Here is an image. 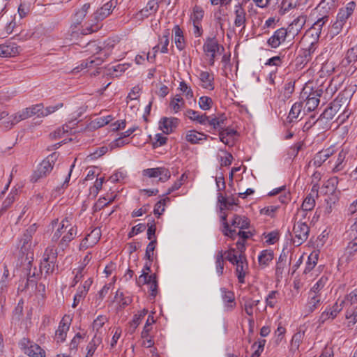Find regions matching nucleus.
Wrapping results in <instances>:
<instances>
[{"label":"nucleus","instance_id":"1","mask_svg":"<svg viewBox=\"0 0 357 357\" xmlns=\"http://www.w3.org/2000/svg\"><path fill=\"white\" fill-rule=\"evenodd\" d=\"M72 216H67L59 223L58 228L52 237V242L56 243L59 238V248L64 250L69 243L77 236V227L72 222Z\"/></svg>","mask_w":357,"mask_h":357},{"label":"nucleus","instance_id":"2","mask_svg":"<svg viewBox=\"0 0 357 357\" xmlns=\"http://www.w3.org/2000/svg\"><path fill=\"white\" fill-rule=\"evenodd\" d=\"M115 1H110L97 10L96 12L91 16L90 20L91 23H90L85 29H82L81 33L86 35L97 31L99 29L97 23L108 17L112 13V9L115 7Z\"/></svg>","mask_w":357,"mask_h":357},{"label":"nucleus","instance_id":"3","mask_svg":"<svg viewBox=\"0 0 357 357\" xmlns=\"http://www.w3.org/2000/svg\"><path fill=\"white\" fill-rule=\"evenodd\" d=\"M113 47V45H109V43L103 47L100 46L96 42L88 43V51L94 55L91 57H89L86 61L85 67L91 68L93 66L100 65L104 61V59L102 57V56L103 55L105 57L108 56L112 53V49Z\"/></svg>","mask_w":357,"mask_h":357},{"label":"nucleus","instance_id":"4","mask_svg":"<svg viewBox=\"0 0 357 357\" xmlns=\"http://www.w3.org/2000/svg\"><path fill=\"white\" fill-rule=\"evenodd\" d=\"M58 154L53 153L48 155L39 165L36 171L34 172L31 176V181L37 182L40 178L46 176L53 169L55 162L57 160Z\"/></svg>","mask_w":357,"mask_h":357},{"label":"nucleus","instance_id":"5","mask_svg":"<svg viewBox=\"0 0 357 357\" xmlns=\"http://www.w3.org/2000/svg\"><path fill=\"white\" fill-rule=\"evenodd\" d=\"M310 227L307 222H295L291 234V240L296 246L303 244L308 238Z\"/></svg>","mask_w":357,"mask_h":357},{"label":"nucleus","instance_id":"6","mask_svg":"<svg viewBox=\"0 0 357 357\" xmlns=\"http://www.w3.org/2000/svg\"><path fill=\"white\" fill-rule=\"evenodd\" d=\"M19 347L24 354L31 357H45V351L36 343L29 338L23 337L19 342Z\"/></svg>","mask_w":357,"mask_h":357},{"label":"nucleus","instance_id":"7","mask_svg":"<svg viewBox=\"0 0 357 357\" xmlns=\"http://www.w3.org/2000/svg\"><path fill=\"white\" fill-rule=\"evenodd\" d=\"M321 90H316L307 92L305 89H304L301 94V98L305 102L304 111L305 109L307 112H312L314 110L319 103V97L321 96Z\"/></svg>","mask_w":357,"mask_h":357},{"label":"nucleus","instance_id":"8","mask_svg":"<svg viewBox=\"0 0 357 357\" xmlns=\"http://www.w3.org/2000/svg\"><path fill=\"white\" fill-rule=\"evenodd\" d=\"M205 120L203 126L208 127L210 130H218L220 132L226 126L227 117L224 114L206 115Z\"/></svg>","mask_w":357,"mask_h":357},{"label":"nucleus","instance_id":"9","mask_svg":"<svg viewBox=\"0 0 357 357\" xmlns=\"http://www.w3.org/2000/svg\"><path fill=\"white\" fill-rule=\"evenodd\" d=\"M160 0H149L146 6L135 15V18L142 21L155 14L159 8Z\"/></svg>","mask_w":357,"mask_h":357},{"label":"nucleus","instance_id":"10","mask_svg":"<svg viewBox=\"0 0 357 357\" xmlns=\"http://www.w3.org/2000/svg\"><path fill=\"white\" fill-rule=\"evenodd\" d=\"M339 98L335 99L331 103L329 107H328L323 112V113L320 115L319 118V123H320L324 119L323 121L326 122V120L329 123L331 120H332L334 116L336 115V114L340 111L342 109V105H341V100Z\"/></svg>","mask_w":357,"mask_h":357},{"label":"nucleus","instance_id":"11","mask_svg":"<svg viewBox=\"0 0 357 357\" xmlns=\"http://www.w3.org/2000/svg\"><path fill=\"white\" fill-rule=\"evenodd\" d=\"M142 174L149 178H156L159 176V181L161 182L167 181L171 176L169 169L165 167L146 169L143 170Z\"/></svg>","mask_w":357,"mask_h":357},{"label":"nucleus","instance_id":"12","mask_svg":"<svg viewBox=\"0 0 357 357\" xmlns=\"http://www.w3.org/2000/svg\"><path fill=\"white\" fill-rule=\"evenodd\" d=\"M204 51L208 56H210V63L213 65L217 53L220 49L222 50L224 47L220 46L215 38H208L204 45Z\"/></svg>","mask_w":357,"mask_h":357},{"label":"nucleus","instance_id":"13","mask_svg":"<svg viewBox=\"0 0 357 357\" xmlns=\"http://www.w3.org/2000/svg\"><path fill=\"white\" fill-rule=\"evenodd\" d=\"M242 301L243 302L242 307L244 310L245 312L250 317V318L248 319V323H249V325L250 327V331H252V328L254 325V319H253L254 308L259 305V303H260V301L255 300L252 298L243 296L242 298Z\"/></svg>","mask_w":357,"mask_h":357},{"label":"nucleus","instance_id":"14","mask_svg":"<svg viewBox=\"0 0 357 357\" xmlns=\"http://www.w3.org/2000/svg\"><path fill=\"white\" fill-rule=\"evenodd\" d=\"M306 22V15H299L288 26L285 30L287 31L289 36L294 38L303 28Z\"/></svg>","mask_w":357,"mask_h":357},{"label":"nucleus","instance_id":"15","mask_svg":"<svg viewBox=\"0 0 357 357\" xmlns=\"http://www.w3.org/2000/svg\"><path fill=\"white\" fill-rule=\"evenodd\" d=\"M237 137V131L231 128H222L219 132L220 140L225 145L232 146Z\"/></svg>","mask_w":357,"mask_h":357},{"label":"nucleus","instance_id":"16","mask_svg":"<svg viewBox=\"0 0 357 357\" xmlns=\"http://www.w3.org/2000/svg\"><path fill=\"white\" fill-rule=\"evenodd\" d=\"M357 254V236L348 243L345 248L344 253L342 256L340 261L342 263L349 264L355 259Z\"/></svg>","mask_w":357,"mask_h":357},{"label":"nucleus","instance_id":"17","mask_svg":"<svg viewBox=\"0 0 357 357\" xmlns=\"http://www.w3.org/2000/svg\"><path fill=\"white\" fill-rule=\"evenodd\" d=\"M234 264H236V273L238 280V282L240 283H244L245 282V277L248 273V265L246 261V259L245 256L240 254L238 256V260L237 262H236Z\"/></svg>","mask_w":357,"mask_h":357},{"label":"nucleus","instance_id":"18","mask_svg":"<svg viewBox=\"0 0 357 357\" xmlns=\"http://www.w3.org/2000/svg\"><path fill=\"white\" fill-rule=\"evenodd\" d=\"M289 35L284 28H280L276 30L273 35L268 38L267 43L272 48H277L280 45L284 42Z\"/></svg>","mask_w":357,"mask_h":357},{"label":"nucleus","instance_id":"19","mask_svg":"<svg viewBox=\"0 0 357 357\" xmlns=\"http://www.w3.org/2000/svg\"><path fill=\"white\" fill-rule=\"evenodd\" d=\"M342 303H335L331 307L326 308L320 315L319 321L324 323L328 320L334 319L337 314L342 310Z\"/></svg>","mask_w":357,"mask_h":357},{"label":"nucleus","instance_id":"20","mask_svg":"<svg viewBox=\"0 0 357 357\" xmlns=\"http://www.w3.org/2000/svg\"><path fill=\"white\" fill-rule=\"evenodd\" d=\"M200 86L207 90L214 89V76L213 73L208 71H200L199 74Z\"/></svg>","mask_w":357,"mask_h":357},{"label":"nucleus","instance_id":"21","mask_svg":"<svg viewBox=\"0 0 357 357\" xmlns=\"http://www.w3.org/2000/svg\"><path fill=\"white\" fill-rule=\"evenodd\" d=\"M178 123L177 118L164 117L160 121V128L165 134H169L174 131Z\"/></svg>","mask_w":357,"mask_h":357},{"label":"nucleus","instance_id":"22","mask_svg":"<svg viewBox=\"0 0 357 357\" xmlns=\"http://www.w3.org/2000/svg\"><path fill=\"white\" fill-rule=\"evenodd\" d=\"M70 328V324L68 319L63 317L59 323V327L55 332V340L57 342H62L65 341L67 332Z\"/></svg>","mask_w":357,"mask_h":357},{"label":"nucleus","instance_id":"23","mask_svg":"<svg viewBox=\"0 0 357 357\" xmlns=\"http://www.w3.org/2000/svg\"><path fill=\"white\" fill-rule=\"evenodd\" d=\"M234 15L235 26L245 28L246 24V13L241 3H238L234 6Z\"/></svg>","mask_w":357,"mask_h":357},{"label":"nucleus","instance_id":"24","mask_svg":"<svg viewBox=\"0 0 357 357\" xmlns=\"http://www.w3.org/2000/svg\"><path fill=\"white\" fill-rule=\"evenodd\" d=\"M18 52V47L14 43H6L0 45L1 57L15 56Z\"/></svg>","mask_w":357,"mask_h":357},{"label":"nucleus","instance_id":"25","mask_svg":"<svg viewBox=\"0 0 357 357\" xmlns=\"http://www.w3.org/2000/svg\"><path fill=\"white\" fill-rule=\"evenodd\" d=\"M322 296L309 292L307 303L306 304V310L311 313L317 309L321 303Z\"/></svg>","mask_w":357,"mask_h":357},{"label":"nucleus","instance_id":"26","mask_svg":"<svg viewBox=\"0 0 357 357\" xmlns=\"http://www.w3.org/2000/svg\"><path fill=\"white\" fill-rule=\"evenodd\" d=\"M222 298L225 303V307L227 311L232 310L235 306V296L234 292L227 290L225 288L221 289Z\"/></svg>","mask_w":357,"mask_h":357},{"label":"nucleus","instance_id":"27","mask_svg":"<svg viewBox=\"0 0 357 357\" xmlns=\"http://www.w3.org/2000/svg\"><path fill=\"white\" fill-rule=\"evenodd\" d=\"M274 257L273 252L271 250H262L258 256L259 265L261 268L267 267Z\"/></svg>","mask_w":357,"mask_h":357},{"label":"nucleus","instance_id":"28","mask_svg":"<svg viewBox=\"0 0 357 357\" xmlns=\"http://www.w3.org/2000/svg\"><path fill=\"white\" fill-rule=\"evenodd\" d=\"M304 337L305 331H303L300 328L299 331L297 333H296L291 338L290 345L291 351H292L293 353L298 351L300 344L302 343Z\"/></svg>","mask_w":357,"mask_h":357},{"label":"nucleus","instance_id":"29","mask_svg":"<svg viewBox=\"0 0 357 357\" xmlns=\"http://www.w3.org/2000/svg\"><path fill=\"white\" fill-rule=\"evenodd\" d=\"M173 32L174 33L175 45L178 50L181 51L185 47V43L183 31L181 29L178 25H176L173 29Z\"/></svg>","mask_w":357,"mask_h":357},{"label":"nucleus","instance_id":"30","mask_svg":"<svg viewBox=\"0 0 357 357\" xmlns=\"http://www.w3.org/2000/svg\"><path fill=\"white\" fill-rule=\"evenodd\" d=\"M357 61V44L348 49L343 59L344 66H354Z\"/></svg>","mask_w":357,"mask_h":357},{"label":"nucleus","instance_id":"31","mask_svg":"<svg viewBox=\"0 0 357 357\" xmlns=\"http://www.w3.org/2000/svg\"><path fill=\"white\" fill-rule=\"evenodd\" d=\"M185 116L191 121H195L200 125L204 124L206 119V114H201L199 112L188 109L185 112Z\"/></svg>","mask_w":357,"mask_h":357},{"label":"nucleus","instance_id":"32","mask_svg":"<svg viewBox=\"0 0 357 357\" xmlns=\"http://www.w3.org/2000/svg\"><path fill=\"white\" fill-rule=\"evenodd\" d=\"M218 202L220 203V211L230 210L231 207L237 204V199L233 197H225L221 193L218 196Z\"/></svg>","mask_w":357,"mask_h":357},{"label":"nucleus","instance_id":"33","mask_svg":"<svg viewBox=\"0 0 357 357\" xmlns=\"http://www.w3.org/2000/svg\"><path fill=\"white\" fill-rule=\"evenodd\" d=\"M346 157V153L343 151L339 152L338 155L334 157L332 160L329 161V163H334V166L333 167V172H338L343 169L344 165L343 162L344 161Z\"/></svg>","mask_w":357,"mask_h":357},{"label":"nucleus","instance_id":"34","mask_svg":"<svg viewBox=\"0 0 357 357\" xmlns=\"http://www.w3.org/2000/svg\"><path fill=\"white\" fill-rule=\"evenodd\" d=\"M185 107V101L180 95H176L169 102V108L174 113H178Z\"/></svg>","mask_w":357,"mask_h":357},{"label":"nucleus","instance_id":"35","mask_svg":"<svg viewBox=\"0 0 357 357\" xmlns=\"http://www.w3.org/2000/svg\"><path fill=\"white\" fill-rule=\"evenodd\" d=\"M185 139L191 144H197L199 141L206 140L207 139V135L195 130H190L188 132Z\"/></svg>","mask_w":357,"mask_h":357},{"label":"nucleus","instance_id":"36","mask_svg":"<svg viewBox=\"0 0 357 357\" xmlns=\"http://www.w3.org/2000/svg\"><path fill=\"white\" fill-rule=\"evenodd\" d=\"M90 8V3H84L82 8L78 9L74 15V24L79 25L86 17L89 9Z\"/></svg>","mask_w":357,"mask_h":357},{"label":"nucleus","instance_id":"37","mask_svg":"<svg viewBox=\"0 0 357 357\" xmlns=\"http://www.w3.org/2000/svg\"><path fill=\"white\" fill-rule=\"evenodd\" d=\"M102 342V337L95 334L92 340L87 346V354L86 357H93L97 347Z\"/></svg>","mask_w":357,"mask_h":357},{"label":"nucleus","instance_id":"38","mask_svg":"<svg viewBox=\"0 0 357 357\" xmlns=\"http://www.w3.org/2000/svg\"><path fill=\"white\" fill-rule=\"evenodd\" d=\"M329 20L328 15H324L319 18L311 26L310 30L314 31L317 36H319L321 33L323 27L326 24Z\"/></svg>","mask_w":357,"mask_h":357},{"label":"nucleus","instance_id":"39","mask_svg":"<svg viewBox=\"0 0 357 357\" xmlns=\"http://www.w3.org/2000/svg\"><path fill=\"white\" fill-rule=\"evenodd\" d=\"M351 6H347L344 8H342L339 10L337 16V20H339L341 22H343L344 24L346 22L347 20L349 18V17L352 14L353 12V6H354V2H351L348 4Z\"/></svg>","mask_w":357,"mask_h":357},{"label":"nucleus","instance_id":"40","mask_svg":"<svg viewBox=\"0 0 357 357\" xmlns=\"http://www.w3.org/2000/svg\"><path fill=\"white\" fill-rule=\"evenodd\" d=\"M249 225V220L246 217L238 215H235L231 222V226L241 229L248 228Z\"/></svg>","mask_w":357,"mask_h":357},{"label":"nucleus","instance_id":"41","mask_svg":"<svg viewBox=\"0 0 357 357\" xmlns=\"http://www.w3.org/2000/svg\"><path fill=\"white\" fill-rule=\"evenodd\" d=\"M57 255L58 253L55 246L54 245H50L45 249L44 252L43 259L46 261H50V263H55L57 258Z\"/></svg>","mask_w":357,"mask_h":357},{"label":"nucleus","instance_id":"42","mask_svg":"<svg viewBox=\"0 0 357 357\" xmlns=\"http://www.w3.org/2000/svg\"><path fill=\"white\" fill-rule=\"evenodd\" d=\"M328 282V278L326 276H321L319 280L314 284L309 292L322 296L324 287Z\"/></svg>","mask_w":357,"mask_h":357},{"label":"nucleus","instance_id":"43","mask_svg":"<svg viewBox=\"0 0 357 357\" xmlns=\"http://www.w3.org/2000/svg\"><path fill=\"white\" fill-rule=\"evenodd\" d=\"M303 102L300 101L292 105L288 116L290 122L300 116L303 109Z\"/></svg>","mask_w":357,"mask_h":357},{"label":"nucleus","instance_id":"44","mask_svg":"<svg viewBox=\"0 0 357 357\" xmlns=\"http://www.w3.org/2000/svg\"><path fill=\"white\" fill-rule=\"evenodd\" d=\"M17 196V190H12L2 204L1 211H6L15 201Z\"/></svg>","mask_w":357,"mask_h":357},{"label":"nucleus","instance_id":"45","mask_svg":"<svg viewBox=\"0 0 357 357\" xmlns=\"http://www.w3.org/2000/svg\"><path fill=\"white\" fill-rule=\"evenodd\" d=\"M107 321V318L105 316H98L93 322V330L96 331V334L100 335L101 334V328L104 324Z\"/></svg>","mask_w":357,"mask_h":357},{"label":"nucleus","instance_id":"46","mask_svg":"<svg viewBox=\"0 0 357 357\" xmlns=\"http://www.w3.org/2000/svg\"><path fill=\"white\" fill-rule=\"evenodd\" d=\"M169 29H166L164 33H163V35L162 36L160 37L159 38V43L158 45H161V49H160V52L162 53H167L168 52V45H169Z\"/></svg>","mask_w":357,"mask_h":357},{"label":"nucleus","instance_id":"47","mask_svg":"<svg viewBox=\"0 0 357 357\" xmlns=\"http://www.w3.org/2000/svg\"><path fill=\"white\" fill-rule=\"evenodd\" d=\"M224 255L222 250L219 251L215 256L216 271L218 275L223 274L224 270Z\"/></svg>","mask_w":357,"mask_h":357},{"label":"nucleus","instance_id":"48","mask_svg":"<svg viewBox=\"0 0 357 357\" xmlns=\"http://www.w3.org/2000/svg\"><path fill=\"white\" fill-rule=\"evenodd\" d=\"M315 206V199L314 196L310 193L306 196L305 199L301 205V208H304L305 211H311Z\"/></svg>","mask_w":357,"mask_h":357},{"label":"nucleus","instance_id":"49","mask_svg":"<svg viewBox=\"0 0 357 357\" xmlns=\"http://www.w3.org/2000/svg\"><path fill=\"white\" fill-rule=\"evenodd\" d=\"M279 292L278 291H271L266 296L265 301L266 306L273 308L278 303Z\"/></svg>","mask_w":357,"mask_h":357},{"label":"nucleus","instance_id":"50","mask_svg":"<svg viewBox=\"0 0 357 357\" xmlns=\"http://www.w3.org/2000/svg\"><path fill=\"white\" fill-rule=\"evenodd\" d=\"M148 310L143 309L138 314L134 315L132 320L130 322L131 326H133V331H135L136 328L140 324L141 320L147 314Z\"/></svg>","mask_w":357,"mask_h":357},{"label":"nucleus","instance_id":"51","mask_svg":"<svg viewBox=\"0 0 357 357\" xmlns=\"http://www.w3.org/2000/svg\"><path fill=\"white\" fill-rule=\"evenodd\" d=\"M204 17V10L199 6H195L193 8V13L191 16L193 24H200Z\"/></svg>","mask_w":357,"mask_h":357},{"label":"nucleus","instance_id":"52","mask_svg":"<svg viewBox=\"0 0 357 357\" xmlns=\"http://www.w3.org/2000/svg\"><path fill=\"white\" fill-rule=\"evenodd\" d=\"M310 212L311 211H305L304 208L301 207L297 210L294 215L295 222H306L305 220L309 219V214Z\"/></svg>","mask_w":357,"mask_h":357},{"label":"nucleus","instance_id":"53","mask_svg":"<svg viewBox=\"0 0 357 357\" xmlns=\"http://www.w3.org/2000/svg\"><path fill=\"white\" fill-rule=\"evenodd\" d=\"M32 239L29 236L23 234V236L20 241V250L22 253L28 252L31 248Z\"/></svg>","mask_w":357,"mask_h":357},{"label":"nucleus","instance_id":"54","mask_svg":"<svg viewBox=\"0 0 357 357\" xmlns=\"http://www.w3.org/2000/svg\"><path fill=\"white\" fill-rule=\"evenodd\" d=\"M357 303V289L352 291L348 295L346 296L345 298L341 302L345 306H351L352 305Z\"/></svg>","mask_w":357,"mask_h":357},{"label":"nucleus","instance_id":"55","mask_svg":"<svg viewBox=\"0 0 357 357\" xmlns=\"http://www.w3.org/2000/svg\"><path fill=\"white\" fill-rule=\"evenodd\" d=\"M115 298L119 302L120 306L122 307H125L126 306L130 305L132 302V299L130 297H125L123 296V292L119 291H116Z\"/></svg>","mask_w":357,"mask_h":357},{"label":"nucleus","instance_id":"56","mask_svg":"<svg viewBox=\"0 0 357 357\" xmlns=\"http://www.w3.org/2000/svg\"><path fill=\"white\" fill-rule=\"evenodd\" d=\"M114 119V117L111 115L107 116H100L96 119L93 121L94 127L100 128L105 125H107L110 121Z\"/></svg>","mask_w":357,"mask_h":357},{"label":"nucleus","instance_id":"57","mask_svg":"<svg viewBox=\"0 0 357 357\" xmlns=\"http://www.w3.org/2000/svg\"><path fill=\"white\" fill-rule=\"evenodd\" d=\"M199 107L203 110H208L213 105L212 99L208 96H202L199 99Z\"/></svg>","mask_w":357,"mask_h":357},{"label":"nucleus","instance_id":"58","mask_svg":"<svg viewBox=\"0 0 357 357\" xmlns=\"http://www.w3.org/2000/svg\"><path fill=\"white\" fill-rule=\"evenodd\" d=\"M326 160L324 155L321 151L315 154L313 159L309 162V165H313L315 167H320Z\"/></svg>","mask_w":357,"mask_h":357},{"label":"nucleus","instance_id":"59","mask_svg":"<svg viewBox=\"0 0 357 357\" xmlns=\"http://www.w3.org/2000/svg\"><path fill=\"white\" fill-rule=\"evenodd\" d=\"M89 240L90 244L93 246L96 244L100 238V230L98 228L94 229L86 236Z\"/></svg>","mask_w":357,"mask_h":357},{"label":"nucleus","instance_id":"60","mask_svg":"<svg viewBox=\"0 0 357 357\" xmlns=\"http://www.w3.org/2000/svg\"><path fill=\"white\" fill-rule=\"evenodd\" d=\"M63 104L61 102L58 103L56 105L48 106L45 108H44V107L43 106V110H42L43 112L40 113V114L42 115L43 117L47 116L55 112L58 109H61V107H63Z\"/></svg>","mask_w":357,"mask_h":357},{"label":"nucleus","instance_id":"61","mask_svg":"<svg viewBox=\"0 0 357 357\" xmlns=\"http://www.w3.org/2000/svg\"><path fill=\"white\" fill-rule=\"evenodd\" d=\"M170 199L169 197H165L162 199H160L158 202L154 207V213L155 215H160L165 211V206L167 202H169Z\"/></svg>","mask_w":357,"mask_h":357},{"label":"nucleus","instance_id":"62","mask_svg":"<svg viewBox=\"0 0 357 357\" xmlns=\"http://www.w3.org/2000/svg\"><path fill=\"white\" fill-rule=\"evenodd\" d=\"M317 255L312 253L308 257V260L306 263V266L305 268L304 272L307 273V272H310L317 264Z\"/></svg>","mask_w":357,"mask_h":357},{"label":"nucleus","instance_id":"63","mask_svg":"<svg viewBox=\"0 0 357 357\" xmlns=\"http://www.w3.org/2000/svg\"><path fill=\"white\" fill-rule=\"evenodd\" d=\"M179 89L185 95L187 99L193 98L194 94L192 89L188 86L185 82H181L179 85Z\"/></svg>","mask_w":357,"mask_h":357},{"label":"nucleus","instance_id":"64","mask_svg":"<svg viewBox=\"0 0 357 357\" xmlns=\"http://www.w3.org/2000/svg\"><path fill=\"white\" fill-rule=\"evenodd\" d=\"M280 238L279 232L277 231H271L265 235L266 243L268 245L275 243Z\"/></svg>","mask_w":357,"mask_h":357}]
</instances>
